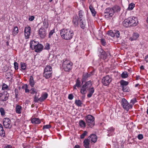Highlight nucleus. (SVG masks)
Segmentation results:
<instances>
[{
    "label": "nucleus",
    "instance_id": "obj_8",
    "mask_svg": "<svg viewBox=\"0 0 148 148\" xmlns=\"http://www.w3.org/2000/svg\"><path fill=\"white\" fill-rule=\"evenodd\" d=\"M3 123L6 128L10 129L12 127L11 121L9 118H4L3 120Z\"/></svg>",
    "mask_w": 148,
    "mask_h": 148
},
{
    "label": "nucleus",
    "instance_id": "obj_40",
    "mask_svg": "<svg viewBox=\"0 0 148 148\" xmlns=\"http://www.w3.org/2000/svg\"><path fill=\"white\" fill-rule=\"evenodd\" d=\"M75 85V86L78 88L81 86V82L79 78H78L77 79Z\"/></svg>",
    "mask_w": 148,
    "mask_h": 148
},
{
    "label": "nucleus",
    "instance_id": "obj_58",
    "mask_svg": "<svg viewBox=\"0 0 148 148\" xmlns=\"http://www.w3.org/2000/svg\"><path fill=\"white\" fill-rule=\"evenodd\" d=\"M38 99H39V98L36 96H35L34 99V101L36 103H37L39 101V100H38Z\"/></svg>",
    "mask_w": 148,
    "mask_h": 148
},
{
    "label": "nucleus",
    "instance_id": "obj_44",
    "mask_svg": "<svg viewBox=\"0 0 148 148\" xmlns=\"http://www.w3.org/2000/svg\"><path fill=\"white\" fill-rule=\"evenodd\" d=\"M87 133L88 132L86 131H84L83 133L80 135L81 138L82 139L84 138Z\"/></svg>",
    "mask_w": 148,
    "mask_h": 148
},
{
    "label": "nucleus",
    "instance_id": "obj_48",
    "mask_svg": "<svg viewBox=\"0 0 148 148\" xmlns=\"http://www.w3.org/2000/svg\"><path fill=\"white\" fill-rule=\"evenodd\" d=\"M0 112L1 116H3L5 114V110L3 108H0Z\"/></svg>",
    "mask_w": 148,
    "mask_h": 148
},
{
    "label": "nucleus",
    "instance_id": "obj_41",
    "mask_svg": "<svg viewBox=\"0 0 148 148\" xmlns=\"http://www.w3.org/2000/svg\"><path fill=\"white\" fill-rule=\"evenodd\" d=\"M122 88V90L124 92H128L130 91V89L129 87L127 86H124Z\"/></svg>",
    "mask_w": 148,
    "mask_h": 148
},
{
    "label": "nucleus",
    "instance_id": "obj_49",
    "mask_svg": "<svg viewBox=\"0 0 148 148\" xmlns=\"http://www.w3.org/2000/svg\"><path fill=\"white\" fill-rule=\"evenodd\" d=\"M95 72V71L93 70L92 71H91L89 73H87L86 74L87 75L88 77V78L90 77L91 76L93 75L94 74V73Z\"/></svg>",
    "mask_w": 148,
    "mask_h": 148
},
{
    "label": "nucleus",
    "instance_id": "obj_20",
    "mask_svg": "<svg viewBox=\"0 0 148 148\" xmlns=\"http://www.w3.org/2000/svg\"><path fill=\"white\" fill-rule=\"evenodd\" d=\"M52 73V72L44 71L43 74V76L45 77V78L47 79L50 78L51 76Z\"/></svg>",
    "mask_w": 148,
    "mask_h": 148
},
{
    "label": "nucleus",
    "instance_id": "obj_56",
    "mask_svg": "<svg viewBox=\"0 0 148 148\" xmlns=\"http://www.w3.org/2000/svg\"><path fill=\"white\" fill-rule=\"evenodd\" d=\"M50 48L49 44L48 43H46L44 49L48 50H49L50 49Z\"/></svg>",
    "mask_w": 148,
    "mask_h": 148
},
{
    "label": "nucleus",
    "instance_id": "obj_53",
    "mask_svg": "<svg viewBox=\"0 0 148 148\" xmlns=\"http://www.w3.org/2000/svg\"><path fill=\"white\" fill-rule=\"evenodd\" d=\"M14 66L15 70H17L18 69V64L16 62H15L14 63Z\"/></svg>",
    "mask_w": 148,
    "mask_h": 148
},
{
    "label": "nucleus",
    "instance_id": "obj_30",
    "mask_svg": "<svg viewBox=\"0 0 148 148\" xmlns=\"http://www.w3.org/2000/svg\"><path fill=\"white\" fill-rule=\"evenodd\" d=\"M21 106L19 105H17L16 108V112L18 114H20L21 113Z\"/></svg>",
    "mask_w": 148,
    "mask_h": 148
},
{
    "label": "nucleus",
    "instance_id": "obj_39",
    "mask_svg": "<svg viewBox=\"0 0 148 148\" xmlns=\"http://www.w3.org/2000/svg\"><path fill=\"white\" fill-rule=\"evenodd\" d=\"M114 37H116L117 38H119L120 36V33L119 31L115 30L114 32Z\"/></svg>",
    "mask_w": 148,
    "mask_h": 148
},
{
    "label": "nucleus",
    "instance_id": "obj_16",
    "mask_svg": "<svg viewBox=\"0 0 148 148\" xmlns=\"http://www.w3.org/2000/svg\"><path fill=\"white\" fill-rule=\"evenodd\" d=\"M79 19L78 16L77 15H75L73 16L72 22L75 26H77L79 24Z\"/></svg>",
    "mask_w": 148,
    "mask_h": 148
},
{
    "label": "nucleus",
    "instance_id": "obj_22",
    "mask_svg": "<svg viewBox=\"0 0 148 148\" xmlns=\"http://www.w3.org/2000/svg\"><path fill=\"white\" fill-rule=\"evenodd\" d=\"M139 34L137 33H134L132 37L130 38V40L131 41L136 40L139 37Z\"/></svg>",
    "mask_w": 148,
    "mask_h": 148
},
{
    "label": "nucleus",
    "instance_id": "obj_57",
    "mask_svg": "<svg viewBox=\"0 0 148 148\" xmlns=\"http://www.w3.org/2000/svg\"><path fill=\"white\" fill-rule=\"evenodd\" d=\"M74 97V96L72 94H70L69 95L68 98L71 100H72Z\"/></svg>",
    "mask_w": 148,
    "mask_h": 148
},
{
    "label": "nucleus",
    "instance_id": "obj_2",
    "mask_svg": "<svg viewBox=\"0 0 148 148\" xmlns=\"http://www.w3.org/2000/svg\"><path fill=\"white\" fill-rule=\"evenodd\" d=\"M60 34L62 38L66 40H69L72 38L74 32L70 29H63L60 30Z\"/></svg>",
    "mask_w": 148,
    "mask_h": 148
},
{
    "label": "nucleus",
    "instance_id": "obj_50",
    "mask_svg": "<svg viewBox=\"0 0 148 148\" xmlns=\"http://www.w3.org/2000/svg\"><path fill=\"white\" fill-rule=\"evenodd\" d=\"M30 90L31 91L30 93L32 94H34V93H37V91L34 88H32Z\"/></svg>",
    "mask_w": 148,
    "mask_h": 148
},
{
    "label": "nucleus",
    "instance_id": "obj_9",
    "mask_svg": "<svg viewBox=\"0 0 148 148\" xmlns=\"http://www.w3.org/2000/svg\"><path fill=\"white\" fill-rule=\"evenodd\" d=\"M72 64L67 61H64L63 63V68L66 71H69L72 68Z\"/></svg>",
    "mask_w": 148,
    "mask_h": 148
},
{
    "label": "nucleus",
    "instance_id": "obj_4",
    "mask_svg": "<svg viewBox=\"0 0 148 148\" xmlns=\"http://www.w3.org/2000/svg\"><path fill=\"white\" fill-rule=\"evenodd\" d=\"M87 125L91 127H93L95 124V118L91 115H88L85 118Z\"/></svg>",
    "mask_w": 148,
    "mask_h": 148
},
{
    "label": "nucleus",
    "instance_id": "obj_31",
    "mask_svg": "<svg viewBox=\"0 0 148 148\" xmlns=\"http://www.w3.org/2000/svg\"><path fill=\"white\" fill-rule=\"evenodd\" d=\"M29 84L32 87H33L34 85L33 77L32 76H31L29 78Z\"/></svg>",
    "mask_w": 148,
    "mask_h": 148
},
{
    "label": "nucleus",
    "instance_id": "obj_47",
    "mask_svg": "<svg viewBox=\"0 0 148 148\" xmlns=\"http://www.w3.org/2000/svg\"><path fill=\"white\" fill-rule=\"evenodd\" d=\"M51 127V125L50 124H48L46 125H44L43 126L42 129L44 130L45 129H48Z\"/></svg>",
    "mask_w": 148,
    "mask_h": 148
},
{
    "label": "nucleus",
    "instance_id": "obj_52",
    "mask_svg": "<svg viewBox=\"0 0 148 148\" xmlns=\"http://www.w3.org/2000/svg\"><path fill=\"white\" fill-rule=\"evenodd\" d=\"M101 44L104 46H105L106 45V42L105 40L103 38H102L101 39Z\"/></svg>",
    "mask_w": 148,
    "mask_h": 148
},
{
    "label": "nucleus",
    "instance_id": "obj_36",
    "mask_svg": "<svg viewBox=\"0 0 148 148\" xmlns=\"http://www.w3.org/2000/svg\"><path fill=\"white\" fill-rule=\"evenodd\" d=\"M135 6V4L133 3H132L129 5L128 7L127 8L128 10H131L133 9Z\"/></svg>",
    "mask_w": 148,
    "mask_h": 148
},
{
    "label": "nucleus",
    "instance_id": "obj_17",
    "mask_svg": "<svg viewBox=\"0 0 148 148\" xmlns=\"http://www.w3.org/2000/svg\"><path fill=\"white\" fill-rule=\"evenodd\" d=\"M88 139L91 141V142L95 143L97 139V136L95 134H91L88 138Z\"/></svg>",
    "mask_w": 148,
    "mask_h": 148
},
{
    "label": "nucleus",
    "instance_id": "obj_38",
    "mask_svg": "<svg viewBox=\"0 0 148 148\" xmlns=\"http://www.w3.org/2000/svg\"><path fill=\"white\" fill-rule=\"evenodd\" d=\"M128 73L126 71L123 72L121 74V76L122 78H125L127 77L128 76Z\"/></svg>",
    "mask_w": 148,
    "mask_h": 148
},
{
    "label": "nucleus",
    "instance_id": "obj_13",
    "mask_svg": "<svg viewBox=\"0 0 148 148\" xmlns=\"http://www.w3.org/2000/svg\"><path fill=\"white\" fill-rule=\"evenodd\" d=\"M131 18V26H134L137 25L138 23V21L137 18L134 17H130Z\"/></svg>",
    "mask_w": 148,
    "mask_h": 148
},
{
    "label": "nucleus",
    "instance_id": "obj_33",
    "mask_svg": "<svg viewBox=\"0 0 148 148\" xmlns=\"http://www.w3.org/2000/svg\"><path fill=\"white\" fill-rule=\"evenodd\" d=\"M52 67L49 65L47 66L44 70V71H48V72H52Z\"/></svg>",
    "mask_w": 148,
    "mask_h": 148
},
{
    "label": "nucleus",
    "instance_id": "obj_26",
    "mask_svg": "<svg viewBox=\"0 0 148 148\" xmlns=\"http://www.w3.org/2000/svg\"><path fill=\"white\" fill-rule=\"evenodd\" d=\"M31 122L33 124H38L40 123V121L39 119L35 118L32 119Z\"/></svg>",
    "mask_w": 148,
    "mask_h": 148
},
{
    "label": "nucleus",
    "instance_id": "obj_61",
    "mask_svg": "<svg viewBox=\"0 0 148 148\" xmlns=\"http://www.w3.org/2000/svg\"><path fill=\"white\" fill-rule=\"evenodd\" d=\"M9 75H10L11 77H12L13 76V74L10 72H8L6 73V76Z\"/></svg>",
    "mask_w": 148,
    "mask_h": 148
},
{
    "label": "nucleus",
    "instance_id": "obj_62",
    "mask_svg": "<svg viewBox=\"0 0 148 148\" xmlns=\"http://www.w3.org/2000/svg\"><path fill=\"white\" fill-rule=\"evenodd\" d=\"M145 60L146 62L147 63L148 62V54L145 56Z\"/></svg>",
    "mask_w": 148,
    "mask_h": 148
},
{
    "label": "nucleus",
    "instance_id": "obj_14",
    "mask_svg": "<svg viewBox=\"0 0 148 148\" xmlns=\"http://www.w3.org/2000/svg\"><path fill=\"white\" fill-rule=\"evenodd\" d=\"M31 31V27L30 26L27 25L25 27L24 30L25 35L26 38H28L30 35Z\"/></svg>",
    "mask_w": 148,
    "mask_h": 148
},
{
    "label": "nucleus",
    "instance_id": "obj_29",
    "mask_svg": "<svg viewBox=\"0 0 148 148\" xmlns=\"http://www.w3.org/2000/svg\"><path fill=\"white\" fill-rule=\"evenodd\" d=\"M0 134L3 136H5V132L4 130L2 125L0 123Z\"/></svg>",
    "mask_w": 148,
    "mask_h": 148
},
{
    "label": "nucleus",
    "instance_id": "obj_60",
    "mask_svg": "<svg viewBox=\"0 0 148 148\" xmlns=\"http://www.w3.org/2000/svg\"><path fill=\"white\" fill-rule=\"evenodd\" d=\"M38 100H39V101L41 102L45 100V99L41 96L40 98H39V99H38Z\"/></svg>",
    "mask_w": 148,
    "mask_h": 148
},
{
    "label": "nucleus",
    "instance_id": "obj_10",
    "mask_svg": "<svg viewBox=\"0 0 148 148\" xmlns=\"http://www.w3.org/2000/svg\"><path fill=\"white\" fill-rule=\"evenodd\" d=\"M9 97V95L6 92L3 94H1L0 96V100L2 101H6L8 100Z\"/></svg>",
    "mask_w": 148,
    "mask_h": 148
},
{
    "label": "nucleus",
    "instance_id": "obj_63",
    "mask_svg": "<svg viewBox=\"0 0 148 148\" xmlns=\"http://www.w3.org/2000/svg\"><path fill=\"white\" fill-rule=\"evenodd\" d=\"M28 86L26 87V88L25 89V93H28L29 92L30 90H29L28 89Z\"/></svg>",
    "mask_w": 148,
    "mask_h": 148
},
{
    "label": "nucleus",
    "instance_id": "obj_32",
    "mask_svg": "<svg viewBox=\"0 0 148 148\" xmlns=\"http://www.w3.org/2000/svg\"><path fill=\"white\" fill-rule=\"evenodd\" d=\"M79 125L81 127H84L86 126V123L82 120H81L79 121Z\"/></svg>",
    "mask_w": 148,
    "mask_h": 148
},
{
    "label": "nucleus",
    "instance_id": "obj_34",
    "mask_svg": "<svg viewBox=\"0 0 148 148\" xmlns=\"http://www.w3.org/2000/svg\"><path fill=\"white\" fill-rule=\"evenodd\" d=\"M75 104L77 106L79 107H81L82 103V101L80 100H76L75 102Z\"/></svg>",
    "mask_w": 148,
    "mask_h": 148
},
{
    "label": "nucleus",
    "instance_id": "obj_37",
    "mask_svg": "<svg viewBox=\"0 0 148 148\" xmlns=\"http://www.w3.org/2000/svg\"><path fill=\"white\" fill-rule=\"evenodd\" d=\"M21 67V70L22 71L23 70H25L26 69V64L25 63L23 62H21L20 63Z\"/></svg>",
    "mask_w": 148,
    "mask_h": 148
},
{
    "label": "nucleus",
    "instance_id": "obj_21",
    "mask_svg": "<svg viewBox=\"0 0 148 148\" xmlns=\"http://www.w3.org/2000/svg\"><path fill=\"white\" fill-rule=\"evenodd\" d=\"M90 141L88 138L84 140L83 143L84 144V146L85 148H89Z\"/></svg>",
    "mask_w": 148,
    "mask_h": 148
},
{
    "label": "nucleus",
    "instance_id": "obj_55",
    "mask_svg": "<svg viewBox=\"0 0 148 148\" xmlns=\"http://www.w3.org/2000/svg\"><path fill=\"white\" fill-rule=\"evenodd\" d=\"M137 138L139 140H141L143 138V136L141 134H139L137 136Z\"/></svg>",
    "mask_w": 148,
    "mask_h": 148
},
{
    "label": "nucleus",
    "instance_id": "obj_46",
    "mask_svg": "<svg viewBox=\"0 0 148 148\" xmlns=\"http://www.w3.org/2000/svg\"><path fill=\"white\" fill-rule=\"evenodd\" d=\"M55 33V29H52L51 30L49 33L48 37L50 38L51 36L53 35L54 33Z\"/></svg>",
    "mask_w": 148,
    "mask_h": 148
},
{
    "label": "nucleus",
    "instance_id": "obj_12",
    "mask_svg": "<svg viewBox=\"0 0 148 148\" xmlns=\"http://www.w3.org/2000/svg\"><path fill=\"white\" fill-rule=\"evenodd\" d=\"M130 19V17L125 19L124 20L123 22V25L124 26L126 27H129L131 26Z\"/></svg>",
    "mask_w": 148,
    "mask_h": 148
},
{
    "label": "nucleus",
    "instance_id": "obj_24",
    "mask_svg": "<svg viewBox=\"0 0 148 148\" xmlns=\"http://www.w3.org/2000/svg\"><path fill=\"white\" fill-rule=\"evenodd\" d=\"M79 22L81 28L83 29H84L86 25L85 21V20H82L81 21H79Z\"/></svg>",
    "mask_w": 148,
    "mask_h": 148
},
{
    "label": "nucleus",
    "instance_id": "obj_5",
    "mask_svg": "<svg viewBox=\"0 0 148 148\" xmlns=\"http://www.w3.org/2000/svg\"><path fill=\"white\" fill-rule=\"evenodd\" d=\"M121 103L123 108L127 111H128L132 108V105L131 103H129L127 101L125 98L122 99Z\"/></svg>",
    "mask_w": 148,
    "mask_h": 148
},
{
    "label": "nucleus",
    "instance_id": "obj_23",
    "mask_svg": "<svg viewBox=\"0 0 148 148\" xmlns=\"http://www.w3.org/2000/svg\"><path fill=\"white\" fill-rule=\"evenodd\" d=\"M112 8L114 11V13L115 12L119 13L121 10V7L117 5L114 6Z\"/></svg>",
    "mask_w": 148,
    "mask_h": 148
},
{
    "label": "nucleus",
    "instance_id": "obj_7",
    "mask_svg": "<svg viewBox=\"0 0 148 148\" xmlns=\"http://www.w3.org/2000/svg\"><path fill=\"white\" fill-rule=\"evenodd\" d=\"M112 80L111 77L109 75H107L103 78L101 82L104 86H107L109 85Z\"/></svg>",
    "mask_w": 148,
    "mask_h": 148
},
{
    "label": "nucleus",
    "instance_id": "obj_54",
    "mask_svg": "<svg viewBox=\"0 0 148 148\" xmlns=\"http://www.w3.org/2000/svg\"><path fill=\"white\" fill-rule=\"evenodd\" d=\"M48 96V94L47 92H45L42 96V97L45 100L46 99Z\"/></svg>",
    "mask_w": 148,
    "mask_h": 148
},
{
    "label": "nucleus",
    "instance_id": "obj_43",
    "mask_svg": "<svg viewBox=\"0 0 148 148\" xmlns=\"http://www.w3.org/2000/svg\"><path fill=\"white\" fill-rule=\"evenodd\" d=\"M88 77L87 75L86 74H83L82 77V84L84 82H85L87 80Z\"/></svg>",
    "mask_w": 148,
    "mask_h": 148
},
{
    "label": "nucleus",
    "instance_id": "obj_11",
    "mask_svg": "<svg viewBox=\"0 0 148 148\" xmlns=\"http://www.w3.org/2000/svg\"><path fill=\"white\" fill-rule=\"evenodd\" d=\"M98 51L100 53L99 56L100 58L103 60L106 59L107 57V55L106 52L101 48L99 49Z\"/></svg>",
    "mask_w": 148,
    "mask_h": 148
},
{
    "label": "nucleus",
    "instance_id": "obj_19",
    "mask_svg": "<svg viewBox=\"0 0 148 148\" xmlns=\"http://www.w3.org/2000/svg\"><path fill=\"white\" fill-rule=\"evenodd\" d=\"M114 128L113 127H111L109 128L107 130V133H108L107 136H108L113 135L114 131Z\"/></svg>",
    "mask_w": 148,
    "mask_h": 148
},
{
    "label": "nucleus",
    "instance_id": "obj_15",
    "mask_svg": "<svg viewBox=\"0 0 148 148\" xmlns=\"http://www.w3.org/2000/svg\"><path fill=\"white\" fill-rule=\"evenodd\" d=\"M44 47L41 44L39 43L36 46L34 49H35V51L37 53H40L42 51Z\"/></svg>",
    "mask_w": 148,
    "mask_h": 148
},
{
    "label": "nucleus",
    "instance_id": "obj_1",
    "mask_svg": "<svg viewBox=\"0 0 148 148\" xmlns=\"http://www.w3.org/2000/svg\"><path fill=\"white\" fill-rule=\"evenodd\" d=\"M92 85L91 81L90 80L86 82L81 88L80 91L81 93L83 95H85L87 93V90H89V93L87 96L88 97L90 98L95 91L94 88L93 87L91 88Z\"/></svg>",
    "mask_w": 148,
    "mask_h": 148
},
{
    "label": "nucleus",
    "instance_id": "obj_35",
    "mask_svg": "<svg viewBox=\"0 0 148 148\" xmlns=\"http://www.w3.org/2000/svg\"><path fill=\"white\" fill-rule=\"evenodd\" d=\"M18 29L17 27H14L12 31V34L14 36L18 34Z\"/></svg>",
    "mask_w": 148,
    "mask_h": 148
},
{
    "label": "nucleus",
    "instance_id": "obj_6",
    "mask_svg": "<svg viewBox=\"0 0 148 148\" xmlns=\"http://www.w3.org/2000/svg\"><path fill=\"white\" fill-rule=\"evenodd\" d=\"M104 14V16L106 18L112 17L114 14V11L112 8H108L105 10Z\"/></svg>",
    "mask_w": 148,
    "mask_h": 148
},
{
    "label": "nucleus",
    "instance_id": "obj_45",
    "mask_svg": "<svg viewBox=\"0 0 148 148\" xmlns=\"http://www.w3.org/2000/svg\"><path fill=\"white\" fill-rule=\"evenodd\" d=\"M107 34L112 37H114V32L112 30L109 31L108 32Z\"/></svg>",
    "mask_w": 148,
    "mask_h": 148
},
{
    "label": "nucleus",
    "instance_id": "obj_25",
    "mask_svg": "<svg viewBox=\"0 0 148 148\" xmlns=\"http://www.w3.org/2000/svg\"><path fill=\"white\" fill-rule=\"evenodd\" d=\"M84 12L82 10H80L78 12V16H79V21H81L82 20H83L84 18L83 17V14Z\"/></svg>",
    "mask_w": 148,
    "mask_h": 148
},
{
    "label": "nucleus",
    "instance_id": "obj_3",
    "mask_svg": "<svg viewBox=\"0 0 148 148\" xmlns=\"http://www.w3.org/2000/svg\"><path fill=\"white\" fill-rule=\"evenodd\" d=\"M43 25L38 30V33L40 37L42 39L45 38L47 34V29L49 25L47 20L45 19L43 22Z\"/></svg>",
    "mask_w": 148,
    "mask_h": 148
},
{
    "label": "nucleus",
    "instance_id": "obj_42",
    "mask_svg": "<svg viewBox=\"0 0 148 148\" xmlns=\"http://www.w3.org/2000/svg\"><path fill=\"white\" fill-rule=\"evenodd\" d=\"M9 90L8 86L5 83H3L2 86V90Z\"/></svg>",
    "mask_w": 148,
    "mask_h": 148
},
{
    "label": "nucleus",
    "instance_id": "obj_51",
    "mask_svg": "<svg viewBox=\"0 0 148 148\" xmlns=\"http://www.w3.org/2000/svg\"><path fill=\"white\" fill-rule=\"evenodd\" d=\"M137 102L136 99V98H134L131 99L130 101V103H132V106L134 105L135 103Z\"/></svg>",
    "mask_w": 148,
    "mask_h": 148
},
{
    "label": "nucleus",
    "instance_id": "obj_28",
    "mask_svg": "<svg viewBox=\"0 0 148 148\" xmlns=\"http://www.w3.org/2000/svg\"><path fill=\"white\" fill-rule=\"evenodd\" d=\"M89 8L92 13V15L93 16H95L96 13V12L95 11V8L92 5H90Z\"/></svg>",
    "mask_w": 148,
    "mask_h": 148
},
{
    "label": "nucleus",
    "instance_id": "obj_27",
    "mask_svg": "<svg viewBox=\"0 0 148 148\" xmlns=\"http://www.w3.org/2000/svg\"><path fill=\"white\" fill-rule=\"evenodd\" d=\"M120 84L121 86V87H123L124 86H127L129 82L124 80H122L120 81Z\"/></svg>",
    "mask_w": 148,
    "mask_h": 148
},
{
    "label": "nucleus",
    "instance_id": "obj_18",
    "mask_svg": "<svg viewBox=\"0 0 148 148\" xmlns=\"http://www.w3.org/2000/svg\"><path fill=\"white\" fill-rule=\"evenodd\" d=\"M39 43L38 41H35L34 40L31 41L29 43L30 47L32 49L34 50Z\"/></svg>",
    "mask_w": 148,
    "mask_h": 148
},
{
    "label": "nucleus",
    "instance_id": "obj_64",
    "mask_svg": "<svg viewBox=\"0 0 148 148\" xmlns=\"http://www.w3.org/2000/svg\"><path fill=\"white\" fill-rule=\"evenodd\" d=\"M3 148H12V146L10 145H8L5 146Z\"/></svg>",
    "mask_w": 148,
    "mask_h": 148
},
{
    "label": "nucleus",
    "instance_id": "obj_59",
    "mask_svg": "<svg viewBox=\"0 0 148 148\" xmlns=\"http://www.w3.org/2000/svg\"><path fill=\"white\" fill-rule=\"evenodd\" d=\"M34 16H29V20L30 21H32L34 19Z\"/></svg>",
    "mask_w": 148,
    "mask_h": 148
}]
</instances>
